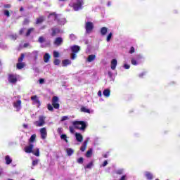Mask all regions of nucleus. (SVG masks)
<instances>
[{
	"instance_id": "5701e85b",
	"label": "nucleus",
	"mask_w": 180,
	"mask_h": 180,
	"mask_svg": "<svg viewBox=\"0 0 180 180\" xmlns=\"http://www.w3.org/2000/svg\"><path fill=\"white\" fill-rule=\"evenodd\" d=\"M95 58H96V56H95V55H90L87 58V61L89 63H92V61L95 60Z\"/></svg>"
},
{
	"instance_id": "20e7f679",
	"label": "nucleus",
	"mask_w": 180,
	"mask_h": 180,
	"mask_svg": "<svg viewBox=\"0 0 180 180\" xmlns=\"http://www.w3.org/2000/svg\"><path fill=\"white\" fill-rule=\"evenodd\" d=\"M82 5H84V1L83 0H77V3L73 4V9L74 11H79L81 8L82 7Z\"/></svg>"
},
{
	"instance_id": "412c9836",
	"label": "nucleus",
	"mask_w": 180,
	"mask_h": 180,
	"mask_svg": "<svg viewBox=\"0 0 180 180\" xmlns=\"http://www.w3.org/2000/svg\"><path fill=\"white\" fill-rule=\"evenodd\" d=\"M108 33V28L105 27H103L101 29V36H105V34Z\"/></svg>"
},
{
	"instance_id": "a18cd8bd",
	"label": "nucleus",
	"mask_w": 180,
	"mask_h": 180,
	"mask_svg": "<svg viewBox=\"0 0 180 180\" xmlns=\"http://www.w3.org/2000/svg\"><path fill=\"white\" fill-rule=\"evenodd\" d=\"M37 164H39V160L32 161V167H35V165H37Z\"/></svg>"
},
{
	"instance_id": "72a5a7b5",
	"label": "nucleus",
	"mask_w": 180,
	"mask_h": 180,
	"mask_svg": "<svg viewBox=\"0 0 180 180\" xmlns=\"http://www.w3.org/2000/svg\"><path fill=\"white\" fill-rule=\"evenodd\" d=\"M32 154H34V155H35L36 157H39L40 150H39V148H37L35 152L33 151Z\"/></svg>"
},
{
	"instance_id": "f3484780",
	"label": "nucleus",
	"mask_w": 180,
	"mask_h": 180,
	"mask_svg": "<svg viewBox=\"0 0 180 180\" xmlns=\"http://www.w3.org/2000/svg\"><path fill=\"white\" fill-rule=\"evenodd\" d=\"M117 65V60L112 59L111 61V70H116Z\"/></svg>"
},
{
	"instance_id": "ddd939ff",
	"label": "nucleus",
	"mask_w": 180,
	"mask_h": 180,
	"mask_svg": "<svg viewBox=\"0 0 180 180\" xmlns=\"http://www.w3.org/2000/svg\"><path fill=\"white\" fill-rule=\"evenodd\" d=\"M51 30H52V32L51 34V36H52V37L57 36V34L60 33V29L58 28H51Z\"/></svg>"
},
{
	"instance_id": "603ef678",
	"label": "nucleus",
	"mask_w": 180,
	"mask_h": 180,
	"mask_svg": "<svg viewBox=\"0 0 180 180\" xmlns=\"http://www.w3.org/2000/svg\"><path fill=\"white\" fill-rule=\"evenodd\" d=\"M32 53L34 54L35 58H37V56H39V51H34L32 52Z\"/></svg>"
},
{
	"instance_id": "052dcab7",
	"label": "nucleus",
	"mask_w": 180,
	"mask_h": 180,
	"mask_svg": "<svg viewBox=\"0 0 180 180\" xmlns=\"http://www.w3.org/2000/svg\"><path fill=\"white\" fill-rule=\"evenodd\" d=\"M120 180H127L126 179V175L122 176Z\"/></svg>"
},
{
	"instance_id": "58836bf2",
	"label": "nucleus",
	"mask_w": 180,
	"mask_h": 180,
	"mask_svg": "<svg viewBox=\"0 0 180 180\" xmlns=\"http://www.w3.org/2000/svg\"><path fill=\"white\" fill-rule=\"evenodd\" d=\"M53 57L55 58H58V57H60V53H58V52H57V51H53Z\"/></svg>"
},
{
	"instance_id": "4be33fe9",
	"label": "nucleus",
	"mask_w": 180,
	"mask_h": 180,
	"mask_svg": "<svg viewBox=\"0 0 180 180\" xmlns=\"http://www.w3.org/2000/svg\"><path fill=\"white\" fill-rule=\"evenodd\" d=\"M31 101H34L35 103H37L38 105H40V100H39V98H37V96H33L31 97Z\"/></svg>"
},
{
	"instance_id": "a19ab883",
	"label": "nucleus",
	"mask_w": 180,
	"mask_h": 180,
	"mask_svg": "<svg viewBox=\"0 0 180 180\" xmlns=\"http://www.w3.org/2000/svg\"><path fill=\"white\" fill-rule=\"evenodd\" d=\"M78 164H84V158H79L77 159Z\"/></svg>"
},
{
	"instance_id": "7c9ffc66",
	"label": "nucleus",
	"mask_w": 180,
	"mask_h": 180,
	"mask_svg": "<svg viewBox=\"0 0 180 180\" xmlns=\"http://www.w3.org/2000/svg\"><path fill=\"white\" fill-rule=\"evenodd\" d=\"M36 141V134H32L29 140L30 143H34Z\"/></svg>"
},
{
	"instance_id": "13d9d810",
	"label": "nucleus",
	"mask_w": 180,
	"mask_h": 180,
	"mask_svg": "<svg viewBox=\"0 0 180 180\" xmlns=\"http://www.w3.org/2000/svg\"><path fill=\"white\" fill-rule=\"evenodd\" d=\"M23 47H24L25 49H26V47H29V43H25V44H24Z\"/></svg>"
},
{
	"instance_id": "6ab92c4d",
	"label": "nucleus",
	"mask_w": 180,
	"mask_h": 180,
	"mask_svg": "<svg viewBox=\"0 0 180 180\" xmlns=\"http://www.w3.org/2000/svg\"><path fill=\"white\" fill-rule=\"evenodd\" d=\"M103 94L104 95V96H105V98H109L110 96V89H105L103 91Z\"/></svg>"
},
{
	"instance_id": "6e6d98bb",
	"label": "nucleus",
	"mask_w": 180,
	"mask_h": 180,
	"mask_svg": "<svg viewBox=\"0 0 180 180\" xmlns=\"http://www.w3.org/2000/svg\"><path fill=\"white\" fill-rule=\"evenodd\" d=\"M102 165L103 167H106V165H108V160H105Z\"/></svg>"
},
{
	"instance_id": "f704fd0d",
	"label": "nucleus",
	"mask_w": 180,
	"mask_h": 180,
	"mask_svg": "<svg viewBox=\"0 0 180 180\" xmlns=\"http://www.w3.org/2000/svg\"><path fill=\"white\" fill-rule=\"evenodd\" d=\"M38 41L39 43H44V41H46V39H44V37H39L38 39Z\"/></svg>"
},
{
	"instance_id": "0e129e2a",
	"label": "nucleus",
	"mask_w": 180,
	"mask_h": 180,
	"mask_svg": "<svg viewBox=\"0 0 180 180\" xmlns=\"http://www.w3.org/2000/svg\"><path fill=\"white\" fill-rule=\"evenodd\" d=\"M25 11V8L23 7L20 8V12H23Z\"/></svg>"
},
{
	"instance_id": "39448f33",
	"label": "nucleus",
	"mask_w": 180,
	"mask_h": 180,
	"mask_svg": "<svg viewBox=\"0 0 180 180\" xmlns=\"http://www.w3.org/2000/svg\"><path fill=\"white\" fill-rule=\"evenodd\" d=\"M8 81L10 84H16L18 82V77H16V75L9 74Z\"/></svg>"
},
{
	"instance_id": "e433bc0d",
	"label": "nucleus",
	"mask_w": 180,
	"mask_h": 180,
	"mask_svg": "<svg viewBox=\"0 0 180 180\" xmlns=\"http://www.w3.org/2000/svg\"><path fill=\"white\" fill-rule=\"evenodd\" d=\"M30 20L28 18H25L22 22V25L25 26L27 25L30 23Z\"/></svg>"
},
{
	"instance_id": "774afa93",
	"label": "nucleus",
	"mask_w": 180,
	"mask_h": 180,
	"mask_svg": "<svg viewBox=\"0 0 180 180\" xmlns=\"http://www.w3.org/2000/svg\"><path fill=\"white\" fill-rule=\"evenodd\" d=\"M136 57H137V60H140V58H141V56L140 55H138Z\"/></svg>"
},
{
	"instance_id": "2eb2a0df",
	"label": "nucleus",
	"mask_w": 180,
	"mask_h": 180,
	"mask_svg": "<svg viewBox=\"0 0 180 180\" xmlns=\"http://www.w3.org/2000/svg\"><path fill=\"white\" fill-rule=\"evenodd\" d=\"M71 50L72 53H78L81 50V47L77 45H75L73 46H71Z\"/></svg>"
},
{
	"instance_id": "69168bd1",
	"label": "nucleus",
	"mask_w": 180,
	"mask_h": 180,
	"mask_svg": "<svg viewBox=\"0 0 180 180\" xmlns=\"http://www.w3.org/2000/svg\"><path fill=\"white\" fill-rule=\"evenodd\" d=\"M70 39H72V37H75V35H74V34H71L70 35Z\"/></svg>"
},
{
	"instance_id": "473e14b6",
	"label": "nucleus",
	"mask_w": 180,
	"mask_h": 180,
	"mask_svg": "<svg viewBox=\"0 0 180 180\" xmlns=\"http://www.w3.org/2000/svg\"><path fill=\"white\" fill-rule=\"evenodd\" d=\"M23 60H25V53H21L20 57L18 58V63H23Z\"/></svg>"
},
{
	"instance_id": "4468645a",
	"label": "nucleus",
	"mask_w": 180,
	"mask_h": 180,
	"mask_svg": "<svg viewBox=\"0 0 180 180\" xmlns=\"http://www.w3.org/2000/svg\"><path fill=\"white\" fill-rule=\"evenodd\" d=\"M25 67H26V63H25L23 62H18L16 64L17 70H22V68H25Z\"/></svg>"
},
{
	"instance_id": "aec40b11",
	"label": "nucleus",
	"mask_w": 180,
	"mask_h": 180,
	"mask_svg": "<svg viewBox=\"0 0 180 180\" xmlns=\"http://www.w3.org/2000/svg\"><path fill=\"white\" fill-rule=\"evenodd\" d=\"M33 32H34V28L33 27H30L27 30V32L25 34L26 37H29V36H30V34H32V33H33Z\"/></svg>"
},
{
	"instance_id": "2f4dec72",
	"label": "nucleus",
	"mask_w": 180,
	"mask_h": 180,
	"mask_svg": "<svg viewBox=\"0 0 180 180\" xmlns=\"http://www.w3.org/2000/svg\"><path fill=\"white\" fill-rule=\"evenodd\" d=\"M61 140H64L65 143H68V139H67V135L66 134H61L60 135Z\"/></svg>"
},
{
	"instance_id": "338daca9",
	"label": "nucleus",
	"mask_w": 180,
	"mask_h": 180,
	"mask_svg": "<svg viewBox=\"0 0 180 180\" xmlns=\"http://www.w3.org/2000/svg\"><path fill=\"white\" fill-rule=\"evenodd\" d=\"M143 75H146V73H141L139 75L140 78H141Z\"/></svg>"
},
{
	"instance_id": "3c124183",
	"label": "nucleus",
	"mask_w": 180,
	"mask_h": 180,
	"mask_svg": "<svg viewBox=\"0 0 180 180\" xmlns=\"http://www.w3.org/2000/svg\"><path fill=\"white\" fill-rule=\"evenodd\" d=\"M65 120H68V117H67V116L62 117L61 121L65 122Z\"/></svg>"
},
{
	"instance_id": "7ed1b4c3",
	"label": "nucleus",
	"mask_w": 180,
	"mask_h": 180,
	"mask_svg": "<svg viewBox=\"0 0 180 180\" xmlns=\"http://www.w3.org/2000/svg\"><path fill=\"white\" fill-rule=\"evenodd\" d=\"M94 22H86L85 23V29H86V33H92V30H94Z\"/></svg>"
},
{
	"instance_id": "f03ea898",
	"label": "nucleus",
	"mask_w": 180,
	"mask_h": 180,
	"mask_svg": "<svg viewBox=\"0 0 180 180\" xmlns=\"http://www.w3.org/2000/svg\"><path fill=\"white\" fill-rule=\"evenodd\" d=\"M72 124L75 129L82 130V131H85V129H86V122L84 121H74Z\"/></svg>"
},
{
	"instance_id": "f8f14e48",
	"label": "nucleus",
	"mask_w": 180,
	"mask_h": 180,
	"mask_svg": "<svg viewBox=\"0 0 180 180\" xmlns=\"http://www.w3.org/2000/svg\"><path fill=\"white\" fill-rule=\"evenodd\" d=\"M75 137H76L77 141H79V143H82V141H84V137L82 136V134H81L76 133Z\"/></svg>"
},
{
	"instance_id": "f257e3e1",
	"label": "nucleus",
	"mask_w": 180,
	"mask_h": 180,
	"mask_svg": "<svg viewBox=\"0 0 180 180\" xmlns=\"http://www.w3.org/2000/svg\"><path fill=\"white\" fill-rule=\"evenodd\" d=\"M48 110L50 112H53L54 109H60V103H58V97L54 96L52 98V105L51 104H48L47 105Z\"/></svg>"
},
{
	"instance_id": "c03bdc74",
	"label": "nucleus",
	"mask_w": 180,
	"mask_h": 180,
	"mask_svg": "<svg viewBox=\"0 0 180 180\" xmlns=\"http://www.w3.org/2000/svg\"><path fill=\"white\" fill-rule=\"evenodd\" d=\"M69 130H70V133H72V134L75 133V130L74 129V127L70 126L69 127Z\"/></svg>"
},
{
	"instance_id": "1a4fd4ad",
	"label": "nucleus",
	"mask_w": 180,
	"mask_h": 180,
	"mask_svg": "<svg viewBox=\"0 0 180 180\" xmlns=\"http://www.w3.org/2000/svg\"><path fill=\"white\" fill-rule=\"evenodd\" d=\"M40 134H41V139H42V140H46V138L47 137V131L46 128H41L40 129Z\"/></svg>"
},
{
	"instance_id": "09e8293b",
	"label": "nucleus",
	"mask_w": 180,
	"mask_h": 180,
	"mask_svg": "<svg viewBox=\"0 0 180 180\" xmlns=\"http://www.w3.org/2000/svg\"><path fill=\"white\" fill-rule=\"evenodd\" d=\"M11 4H6L4 6V8H5L6 9H9L10 8H11Z\"/></svg>"
},
{
	"instance_id": "6e6552de",
	"label": "nucleus",
	"mask_w": 180,
	"mask_h": 180,
	"mask_svg": "<svg viewBox=\"0 0 180 180\" xmlns=\"http://www.w3.org/2000/svg\"><path fill=\"white\" fill-rule=\"evenodd\" d=\"M22 101L18 100L16 102L13 103V106L15 108L17 112H19L21 109Z\"/></svg>"
},
{
	"instance_id": "393cba45",
	"label": "nucleus",
	"mask_w": 180,
	"mask_h": 180,
	"mask_svg": "<svg viewBox=\"0 0 180 180\" xmlns=\"http://www.w3.org/2000/svg\"><path fill=\"white\" fill-rule=\"evenodd\" d=\"M80 111H81V112H83V113H91V110L86 108L84 107V106H82V107L80 108Z\"/></svg>"
},
{
	"instance_id": "de8ad7c7",
	"label": "nucleus",
	"mask_w": 180,
	"mask_h": 180,
	"mask_svg": "<svg viewBox=\"0 0 180 180\" xmlns=\"http://www.w3.org/2000/svg\"><path fill=\"white\" fill-rule=\"evenodd\" d=\"M57 132L58 134H63V129L61 127L58 128Z\"/></svg>"
},
{
	"instance_id": "c756f323",
	"label": "nucleus",
	"mask_w": 180,
	"mask_h": 180,
	"mask_svg": "<svg viewBox=\"0 0 180 180\" xmlns=\"http://www.w3.org/2000/svg\"><path fill=\"white\" fill-rule=\"evenodd\" d=\"M66 152H67L68 155H69V156H71V155H72V154H74V150H72V148H68L66 150Z\"/></svg>"
},
{
	"instance_id": "bf43d9fd",
	"label": "nucleus",
	"mask_w": 180,
	"mask_h": 180,
	"mask_svg": "<svg viewBox=\"0 0 180 180\" xmlns=\"http://www.w3.org/2000/svg\"><path fill=\"white\" fill-rule=\"evenodd\" d=\"M22 127H24V129H27V127H29V126L27 124H23Z\"/></svg>"
},
{
	"instance_id": "8fccbe9b",
	"label": "nucleus",
	"mask_w": 180,
	"mask_h": 180,
	"mask_svg": "<svg viewBox=\"0 0 180 180\" xmlns=\"http://www.w3.org/2000/svg\"><path fill=\"white\" fill-rule=\"evenodd\" d=\"M25 33V28H21L19 31V34L22 35Z\"/></svg>"
},
{
	"instance_id": "864d4df0",
	"label": "nucleus",
	"mask_w": 180,
	"mask_h": 180,
	"mask_svg": "<svg viewBox=\"0 0 180 180\" xmlns=\"http://www.w3.org/2000/svg\"><path fill=\"white\" fill-rule=\"evenodd\" d=\"M124 68H125V70H129V68H130V65L127 64H124Z\"/></svg>"
},
{
	"instance_id": "79ce46f5",
	"label": "nucleus",
	"mask_w": 180,
	"mask_h": 180,
	"mask_svg": "<svg viewBox=\"0 0 180 180\" xmlns=\"http://www.w3.org/2000/svg\"><path fill=\"white\" fill-rule=\"evenodd\" d=\"M131 63L132 65H137V60H136V59H134V58H132L131 60Z\"/></svg>"
},
{
	"instance_id": "a878e982",
	"label": "nucleus",
	"mask_w": 180,
	"mask_h": 180,
	"mask_svg": "<svg viewBox=\"0 0 180 180\" xmlns=\"http://www.w3.org/2000/svg\"><path fill=\"white\" fill-rule=\"evenodd\" d=\"M145 176L148 180L153 179V174H151L150 172H146Z\"/></svg>"
},
{
	"instance_id": "ea45409f",
	"label": "nucleus",
	"mask_w": 180,
	"mask_h": 180,
	"mask_svg": "<svg viewBox=\"0 0 180 180\" xmlns=\"http://www.w3.org/2000/svg\"><path fill=\"white\" fill-rule=\"evenodd\" d=\"M54 65H60V60L59 59H55L53 60Z\"/></svg>"
},
{
	"instance_id": "37998d69",
	"label": "nucleus",
	"mask_w": 180,
	"mask_h": 180,
	"mask_svg": "<svg viewBox=\"0 0 180 180\" xmlns=\"http://www.w3.org/2000/svg\"><path fill=\"white\" fill-rule=\"evenodd\" d=\"M76 58H77V53L72 52V54H71V58H72V60H75Z\"/></svg>"
},
{
	"instance_id": "c85d7f7f",
	"label": "nucleus",
	"mask_w": 180,
	"mask_h": 180,
	"mask_svg": "<svg viewBox=\"0 0 180 180\" xmlns=\"http://www.w3.org/2000/svg\"><path fill=\"white\" fill-rule=\"evenodd\" d=\"M94 167V162H90L89 164H87L84 168L85 169H91Z\"/></svg>"
},
{
	"instance_id": "49530a36",
	"label": "nucleus",
	"mask_w": 180,
	"mask_h": 180,
	"mask_svg": "<svg viewBox=\"0 0 180 180\" xmlns=\"http://www.w3.org/2000/svg\"><path fill=\"white\" fill-rule=\"evenodd\" d=\"M135 51H136V49L133 46H131L129 51V53L133 54V53H134Z\"/></svg>"
},
{
	"instance_id": "0eeeda50",
	"label": "nucleus",
	"mask_w": 180,
	"mask_h": 180,
	"mask_svg": "<svg viewBox=\"0 0 180 180\" xmlns=\"http://www.w3.org/2000/svg\"><path fill=\"white\" fill-rule=\"evenodd\" d=\"M34 147V146L32 143H30L28 146H26L25 148V151L27 153V154H30L33 153V148Z\"/></svg>"
},
{
	"instance_id": "dca6fc26",
	"label": "nucleus",
	"mask_w": 180,
	"mask_h": 180,
	"mask_svg": "<svg viewBox=\"0 0 180 180\" xmlns=\"http://www.w3.org/2000/svg\"><path fill=\"white\" fill-rule=\"evenodd\" d=\"M50 58H51V56H50L49 53H46L44 56V63H49V61H50Z\"/></svg>"
},
{
	"instance_id": "b1692460",
	"label": "nucleus",
	"mask_w": 180,
	"mask_h": 180,
	"mask_svg": "<svg viewBox=\"0 0 180 180\" xmlns=\"http://www.w3.org/2000/svg\"><path fill=\"white\" fill-rule=\"evenodd\" d=\"M62 64L63 67H67V65H70V64H71V60L68 59H65L62 61Z\"/></svg>"
},
{
	"instance_id": "a211bd4d",
	"label": "nucleus",
	"mask_w": 180,
	"mask_h": 180,
	"mask_svg": "<svg viewBox=\"0 0 180 180\" xmlns=\"http://www.w3.org/2000/svg\"><path fill=\"white\" fill-rule=\"evenodd\" d=\"M43 22H44V17L41 15L37 18L36 25H40V23H43Z\"/></svg>"
},
{
	"instance_id": "5fc2aeb1",
	"label": "nucleus",
	"mask_w": 180,
	"mask_h": 180,
	"mask_svg": "<svg viewBox=\"0 0 180 180\" xmlns=\"http://www.w3.org/2000/svg\"><path fill=\"white\" fill-rule=\"evenodd\" d=\"M116 174H117L118 175H122V174H123V170H117Z\"/></svg>"
},
{
	"instance_id": "cd10ccee",
	"label": "nucleus",
	"mask_w": 180,
	"mask_h": 180,
	"mask_svg": "<svg viewBox=\"0 0 180 180\" xmlns=\"http://www.w3.org/2000/svg\"><path fill=\"white\" fill-rule=\"evenodd\" d=\"M86 157L87 158H91L92 157V148H90L87 152L86 153Z\"/></svg>"
},
{
	"instance_id": "c9c22d12",
	"label": "nucleus",
	"mask_w": 180,
	"mask_h": 180,
	"mask_svg": "<svg viewBox=\"0 0 180 180\" xmlns=\"http://www.w3.org/2000/svg\"><path fill=\"white\" fill-rule=\"evenodd\" d=\"M112 36H113V34L112 32H110L108 35L107 36L106 41H110V39H112Z\"/></svg>"
},
{
	"instance_id": "4d7b16f0",
	"label": "nucleus",
	"mask_w": 180,
	"mask_h": 180,
	"mask_svg": "<svg viewBox=\"0 0 180 180\" xmlns=\"http://www.w3.org/2000/svg\"><path fill=\"white\" fill-rule=\"evenodd\" d=\"M39 84H44V79H39Z\"/></svg>"
},
{
	"instance_id": "e2e57ef3",
	"label": "nucleus",
	"mask_w": 180,
	"mask_h": 180,
	"mask_svg": "<svg viewBox=\"0 0 180 180\" xmlns=\"http://www.w3.org/2000/svg\"><path fill=\"white\" fill-rule=\"evenodd\" d=\"M98 95L99 96H102V91H98Z\"/></svg>"
},
{
	"instance_id": "9b49d317",
	"label": "nucleus",
	"mask_w": 180,
	"mask_h": 180,
	"mask_svg": "<svg viewBox=\"0 0 180 180\" xmlns=\"http://www.w3.org/2000/svg\"><path fill=\"white\" fill-rule=\"evenodd\" d=\"M89 141V140L86 139V140L84 141L82 146H81L80 150H82V153H84V151H85V150H86V147H87V146H88Z\"/></svg>"
},
{
	"instance_id": "9d476101",
	"label": "nucleus",
	"mask_w": 180,
	"mask_h": 180,
	"mask_svg": "<svg viewBox=\"0 0 180 180\" xmlns=\"http://www.w3.org/2000/svg\"><path fill=\"white\" fill-rule=\"evenodd\" d=\"M53 44L58 46H61V44H63V38L61 37H56L53 42Z\"/></svg>"
},
{
	"instance_id": "4c0bfd02",
	"label": "nucleus",
	"mask_w": 180,
	"mask_h": 180,
	"mask_svg": "<svg viewBox=\"0 0 180 180\" xmlns=\"http://www.w3.org/2000/svg\"><path fill=\"white\" fill-rule=\"evenodd\" d=\"M4 13L5 16H7V18H9V16H11L9 11H8V10H4Z\"/></svg>"
},
{
	"instance_id": "680f3d73",
	"label": "nucleus",
	"mask_w": 180,
	"mask_h": 180,
	"mask_svg": "<svg viewBox=\"0 0 180 180\" xmlns=\"http://www.w3.org/2000/svg\"><path fill=\"white\" fill-rule=\"evenodd\" d=\"M108 75H109V77H110V78H112V76L113 75L112 74V72H108Z\"/></svg>"
},
{
	"instance_id": "423d86ee",
	"label": "nucleus",
	"mask_w": 180,
	"mask_h": 180,
	"mask_svg": "<svg viewBox=\"0 0 180 180\" xmlns=\"http://www.w3.org/2000/svg\"><path fill=\"white\" fill-rule=\"evenodd\" d=\"M44 123H45V122H44V117L40 116L39 117V121L35 122L34 124L37 127H41V126H43V124H44Z\"/></svg>"
},
{
	"instance_id": "bb28decb",
	"label": "nucleus",
	"mask_w": 180,
	"mask_h": 180,
	"mask_svg": "<svg viewBox=\"0 0 180 180\" xmlns=\"http://www.w3.org/2000/svg\"><path fill=\"white\" fill-rule=\"evenodd\" d=\"M6 164L7 165H9V164H12V160L11 159V157L9 155H6L5 158Z\"/></svg>"
}]
</instances>
